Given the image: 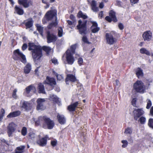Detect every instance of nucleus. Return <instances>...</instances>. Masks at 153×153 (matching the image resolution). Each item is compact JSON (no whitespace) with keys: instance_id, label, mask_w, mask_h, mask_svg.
Wrapping results in <instances>:
<instances>
[{"instance_id":"obj_1","label":"nucleus","mask_w":153,"mask_h":153,"mask_svg":"<svg viewBox=\"0 0 153 153\" xmlns=\"http://www.w3.org/2000/svg\"><path fill=\"white\" fill-rule=\"evenodd\" d=\"M28 46V50L31 51L32 58L34 62L36 63L40 61L42 56V48L33 43H29Z\"/></svg>"},{"instance_id":"obj_2","label":"nucleus","mask_w":153,"mask_h":153,"mask_svg":"<svg viewBox=\"0 0 153 153\" xmlns=\"http://www.w3.org/2000/svg\"><path fill=\"white\" fill-rule=\"evenodd\" d=\"M77 46V44L72 45L70 48L63 55L62 58V59L64 60L65 59H66L68 64H72L74 61L73 54L75 53V50Z\"/></svg>"},{"instance_id":"obj_3","label":"nucleus","mask_w":153,"mask_h":153,"mask_svg":"<svg viewBox=\"0 0 153 153\" xmlns=\"http://www.w3.org/2000/svg\"><path fill=\"white\" fill-rule=\"evenodd\" d=\"M39 120L43 121V127L45 129H52L54 125V122L46 116L39 117Z\"/></svg>"},{"instance_id":"obj_4","label":"nucleus","mask_w":153,"mask_h":153,"mask_svg":"<svg viewBox=\"0 0 153 153\" xmlns=\"http://www.w3.org/2000/svg\"><path fill=\"white\" fill-rule=\"evenodd\" d=\"M87 21H85L82 22V21L79 20L78 21V24L77 26V28L79 30V33L82 34H86V24Z\"/></svg>"},{"instance_id":"obj_5","label":"nucleus","mask_w":153,"mask_h":153,"mask_svg":"<svg viewBox=\"0 0 153 153\" xmlns=\"http://www.w3.org/2000/svg\"><path fill=\"white\" fill-rule=\"evenodd\" d=\"M134 88L137 92L143 93L145 88L143 83L140 81H137L134 85Z\"/></svg>"},{"instance_id":"obj_6","label":"nucleus","mask_w":153,"mask_h":153,"mask_svg":"<svg viewBox=\"0 0 153 153\" xmlns=\"http://www.w3.org/2000/svg\"><path fill=\"white\" fill-rule=\"evenodd\" d=\"M56 15V11L55 10H51L47 12L45 14V16L48 20L53 19L55 20V21H56L57 20Z\"/></svg>"},{"instance_id":"obj_7","label":"nucleus","mask_w":153,"mask_h":153,"mask_svg":"<svg viewBox=\"0 0 153 153\" xmlns=\"http://www.w3.org/2000/svg\"><path fill=\"white\" fill-rule=\"evenodd\" d=\"M13 53L14 55L17 58L21 59V61L23 63L26 62L25 56L21 52L19 49H16L14 51Z\"/></svg>"},{"instance_id":"obj_8","label":"nucleus","mask_w":153,"mask_h":153,"mask_svg":"<svg viewBox=\"0 0 153 153\" xmlns=\"http://www.w3.org/2000/svg\"><path fill=\"white\" fill-rule=\"evenodd\" d=\"M105 38L106 42L108 44L113 45L116 42V39L114 38L110 33H106L105 35Z\"/></svg>"},{"instance_id":"obj_9","label":"nucleus","mask_w":153,"mask_h":153,"mask_svg":"<svg viewBox=\"0 0 153 153\" xmlns=\"http://www.w3.org/2000/svg\"><path fill=\"white\" fill-rule=\"evenodd\" d=\"M144 112L143 108L135 109L133 111L134 118L137 120L141 115L144 114Z\"/></svg>"},{"instance_id":"obj_10","label":"nucleus","mask_w":153,"mask_h":153,"mask_svg":"<svg viewBox=\"0 0 153 153\" xmlns=\"http://www.w3.org/2000/svg\"><path fill=\"white\" fill-rule=\"evenodd\" d=\"M36 101L37 102L36 109L37 110H43L45 109V107L44 105L45 101L44 99H38Z\"/></svg>"},{"instance_id":"obj_11","label":"nucleus","mask_w":153,"mask_h":153,"mask_svg":"<svg viewBox=\"0 0 153 153\" xmlns=\"http://www.w3.org/2000/svg\"><path fill=\"white\" fill-rule=\"evenodd\" d=\"M18 3L25 8H27L32 5V1L31 0H18Z\"/></svg>"},{"instance_id":"obj_12","label":"nucleus","mask_w":153,"mask_h":153,"mask_svg":"<svg viewBox=\"0 0 153 153\" xmlns=\"http://www.w3.org/2000/svg\"><path fill=\"white\" fill-rule=\"evenodd\" d=\"M142 37L144 41H149L152 38V33L150 31H145L142 35Z\"/></svg>"},{"instance_id":"obj_13","label":"nucleus","mask_w":153,"mask_h":153,"mask_svg":"<svg viewBox=\"0 0 153 153\" xmlns=\"http://www.w3.org/2000/svg\"><path fill=\"white\" fill-rule=\"evenodd\" d=\"M109 16H107L105 18L106 20L108 22H110L111 21H113L115 22L117 21V19L116 17L115 13L111 10L110 11L109 13Z\"/></svg>"},{"instance_id":"obj_14","label":"nucleus","mask_w":153,"mask_h":153,"mask_svg":"<svg viewBox=\"0 0 153 153\" xmlns=\"http://www.w3.org/2000/svg\"><path fill=\"white\" fill-rule=\"evenodd\" d=\"M88 1L90 3L91 9L93 11L97 12L99 11V8L97 7V4L94 0H88Z\"/></svg>"},{"instance_id":"obj_15","label":"nucleus","mask_w":153,"mask_h":153,"mask_svg":"<svg viewBox=\"0 0 153 153\" xmlns=\"http://www.w3.org/2000/svg\"><path fill=\"white\" fill-rule=\"evenodd\" d=\"M47 136L43 137L37 140L36 141V143L40 146H45L47 144Z\"/></svg>"},{"instance_id":"obj_16","label":"nucleus","mask_w":153,"mask_h":153,"mask_svg":"<svg viewBox=\"0 0 153 153\" xmlns=\"http://www.w3.org/2000/svg\"><path fill=\"white\" fill-rule=\"evenodd\" d=\"M47 39L48 42L50 43L55 41L56 40V37L54 35L51 34L50 32H48Z\"/></svg>"},{"instance_id":"obj_17","label":"nucleus","mask_w":153,"mask_h":153,"mask_svg":"<svg viewBox=\"0 0 153 153\" xmlns=\"http://www.w3.org/2000/svg\"><path fill=\"white\" fill-rule=\"evenodd\" d=\"M50 99L54 103H57L59 105H61L59 100L56 96L53 94H51L50 96Z\"/></svg>"},{"instance_id":"obj_18","label":"nucleus","mask_w":153,"mask_h":153,"mask_svg":"<svg viewBox=\"0 0 153 153\" xmlns=\"http://www.w3.org/2000/svg\"><path fill=\"white\" fill-rule=\"evenodd\" d=\"M45 82L46 84L50 85H55L56 84V82L54 78H50L48 77H47Z\"/></svg>"},{"instance_id":"obj_19","label":"nucleus","mask_w":153,"mask_h":153,"mask_svg":"<svg viewBox=\"0 0 153 153\" xmlns=\"http://www.w3.org/2000/svg\"><path fill=\"white\" fill-rule=\"evenodd\" d=\"M37 137V135L34 132L31 131L28 133L27 138L30 140H34Z\"/></svg>"},{"instance_id":"obj_20","label":"nucleus","mask_w":153,"mask_h":153,"mask_svg":"<svg viewBox=\"0 0 153 153\" xmlns=\"http://www.w3.org/2000/svg\"><path fill=\"white\" fill-rule=\"evenodd\" d=\"M92 25L91 27L92 32L93 33H96L100 30V28L97 27V23L95 22H92Z\"/></svg>"},{"instance_id":"obj_21","label":"nucleus","mask_w":153,"mask_h":153,"mask_svg":"<svg viewBox=\"0 0 153 153\" xmlns=\"http://www.w3.org/2000/svg\"><path fill=\"white\" fill-rule=\"evenodd\" d=\"M57 117L58 121L60 124H63L65 123V119L64 115L58 114Z\"/></svg>"},{"instance_id":"obj_22","label":"nucleus","mask_w":153,"mask_h":153,"mask_svg":"<svg viewBox=\"0 0 153 153\" xmlns=\"http://www.w3.org/2000/svg\"><path fill=\"white\" fill-rule=\"evenodd\" d=\"M12 126V124H9L8 127L7 133L9 137L12 136V134L15 130L14 128Z\"/></svg>"},{"instance_id":"obj_23","label":"nucleus","mask_w":153,"mask_h":153,"mask_svg":"<svg viewBox=\"0 0 153 153\" xmlns=\"http://www.w3.org/2000/svg\"><path fill=\"white\" fill-rule=\"evenodd\" d=\"M31 65L30 63H27L24 68V71L25 74H29L31 69Z\"/></svg>"},{"instance_id":"obj_24","label":"nucleus","mask_w":153,"mask_h":153,"mask_svg":"<svg viewBox=\"0 0 153 153\" xmlns=\"http://www.w3.org/2000/svg\"><path fill=\"white\" fill-rule=\"evenodd\" d=\"M25 91L26 93L27 94L30 93V91H32L34 93L36 92V88L32 85H31L26 87L25 89Z\"/></svg>"},{"instance_id":"obj_25","label":"nucleus","mask_w":153,"mask_h":153,"mask_svg":"<svg viewBox=\"0 0 153 153\" xmlns=\"http://www.w3.org/2000/svg\"><path fill=\"white\" fill-rule=\"evenodd\" d=\"M76 80L75 76L71 74H68L66 79V82L67 84H68L69 81L71 82H74Z\"/></svg>"},{"instance_id":"obj_26","label":"nucleus","mask_w":153,"mask_h":153,"mask_svg":"<svg viewBox=\"0 0 153 153\" xmlns=\"http://www.w3.org/2000/svg\"><path fill=\"white\" fill-rule=\"evenodd\" d=\"M20 114L19 111H17L10 113L7 116L8 118L14 117L19 116Z\"/></svg>"},{"instance_id":"obj_27","label":"nucleus","mask_w":153,"mask_h":153,"mask_svg":"<svg viewBox=\"0 0 153 153\" xmlns=\"http://www.w3.org/2000/svg\"><path fill=\"white\" fill-rule=\"evenodd\" d=\"M79 104L78 102H77L75 103L69 105L68 108V110L70 111H73L75 110L76 108Z\"/></svg>"},{"instance_id":"obj_28","label":"nucleus","mask_w":153,"mask_h":153,"mask_svg":"<svg viewBox=\"0 0 153 153\" xmlns=\"http://www.w3.org/2000/svg\"><path fill=\"white\" fill-rule=\"evenodd\" d=\"M38 89L39 93L43 94H45V91L44 86L41 83H39L38 85Z\"/></svg>"},{"instance_id":"obj_29","label":"nucleus","mask_w":153,"mask_h":153,"mask_svg":"<svg viewBox=\"0 0 153 153\" xmlns=\"http://www.w3.org/2000/svg\"><path fill=\"white\" fill-rule=\"evenodd\" d=\"M36 26L37 30L40 33L41 35L42 36H43V27L39 24H36Z\"/></svg>"},{"instance_id":"obj_30","label":"nucleus","mask_w":153,"mask_h":153,"mask_svg":"<svg viewBox=\"0 0 153 153\" xmlns=\"http://www.w3.org/2000/svg\"><path fill=\"white\" fill-rule=\"evenodd\" d=\"M15 10L18 14L19 15H22L24 14V12L22 9L20 8L17 6L15 7Z\"/></svg>"},{"instance_id":"obj_31","label":"nucleus","mask_w":153,"mask_h":153,"mask_svg":"<svg viewBox=\"0 0 153 153\" xmlns=\"http://www.w3.org/2000/svg\"><path fill=\"white\" fill-rule=\"evenodd\" d=\"M25 26L27 28H30L33 25V21L31 19H28L25 22Z\"/></svg>"},{"instance_id":"obj_32","label":"nucleus","mask_w":153,"mask_h":153,"mask_svg":"<svg viewBox=\"0 0 153 153\" xmlns=\"http://www.w3.org/2000/svg\"><path fill=\"white\" fill-rule=\"evenodd\" d=\"M136 74L138 78L140 76H142L143 75L142 70L140 68H137L136 71Z\"/></svg>"},{"instance_id":"obj_33","label":"nucleus","mask_w":153,"mask_h":153,"mask_svg":"<svg viewBox=\"0 0 153 153\" xmlns=\"http://www.w3.org/2000/svg\"><path fill=\"white\" fill-rule=\"evenodd\" d=\"M25 148L24 146H21L17 148L16 150V153H22Z\"/></svg>"},{"instance_id":"obj_34","label":"nucleus","mask_w":153,"mask_h":153,"mask_svg":"<svg viewBox=\"0 0 153 153\" xmlns=\"http://www.w3.org/2000/svg\"><path fill=\"white\" fill-rule=\"evenodd\" d=\"M140 52L142 54H145L147 55H150V52L146 48H141L140 49Z\"/></svg>"},{"instance_id":"obj_35","label":"nucleus","mask_w":153,"mask_h":153,"mask_svg":"<svg viewBox=\"0 0 153 153\" xmlns=\"http://www.w3.org/2000/svg\"><path fill=\"white\" fill-rule=\"evenodd\" d=\"M57 25V23L56 21L54 22L50 23L48 26V29H51L54 27H55Z\"/></svg>"},{"instance_id":"obj_36","label":"nucleus","mask_w":153,"mask_h":153,"mask_svg":"<svg viewBox=\"0 0 153 153\" xmlns=\"http://www.w3.org/2000/svg\"><path fill=\"white\" fill-rule=\"evenodd\" d=\"M27 133V128L25 127H23L21 130L22 135L23 136L26 135Z\"/></svg>"},{"instance_id":"obj_37","label":"nucleus","mask_w":153,"mask_h":153,"mask_svg":"<svg viewBox=\"0 0 153 153\" xmlns=\"http://www.w3.org/2000/svg\"><path fill=\"white\" fill-rule=\"evenodd\" d=\"M78 16L79 17L82 18L84 19L87 18V16L84 14L81 11H80L79 12Z\"/></svg>"},{"instance_id":"obj_38","label":"nucleus","mask_w":153,"mask_h":153,"mask_svg":"<svg viewBox=\"0 0 153 153\" xmlns=\"http://www.w3.org/2000/svg\"><path fill=\"white\" fill-rule=\"evenodd\" d=\"M132 133V130L131 128H127L125 130L124 133L127 134H131Z\"/></svg>"},{"instance_id":"obj_39","label":"nucleus","mask_w":153,"mask_h":153,"mask_svg":"<svg viewBox=\"0 0 153 153\" xmlns=\"http://www.w3.org/2000/svg\"><path fill=\"white\" fill-rule=\"evenodd\" d=\"M5 111L4 109L2 108L0 114V122L2 120L3 117L4 115Z\"/></svg>"},{"instance_id":"obj_40","label":"nucleus","mask_w":153,"mask_h":153,"mask_svg":"<svg viewBox=\"0 0 153 153\" xmlns=\"http://www.w3.org/2000/svg\"><path fill=\"white\" fill-rule=\"evenodd\" d=\"M45 51L47 53H48L51 50V48L50 47L48 46H43L42 47V49Z\"/></svg>"},{"instance_id":"obj_41","label":"nucleus","mask_w":153,"mask_h":153,"mask_svg":"<svg viewBox=\"0 0 153 153\" xmlns=\"http://www.w3.org/2000/svg\"><path fill=\"white\" fill-rule=\"evenodd\" d=\"M29 105V103L27 102H24L23 103L22 107L24 108L26 110L28 108V105Z\"/></svg>"},{"instance_id":"obj_42","label":"nucleus","mask_w":153,"mask_h":153,"mask_svg":"<svg viewBox=\"0 0 153 153\" xmlns=\"http://www.w3.org/2000/svg\"><path fill=\"white\" fill-rule=\"evenodd\" d=\"M148 125L150 127L153 129V119L150 118L149 119Z\"/></svg>"},{"instance_id":"obj_43","label":"nucleus","mask_w":153,"mask_h":153,"mask_svg":"<svg viewBox=\"0 0 153 153\" xmlns=\"http://www.w3.org/2000/svg\"><path fill=\"white\" fill-rule=\"evenodd\" d=\"M147 105L146 106V108L147 109H149L152 105V102L151 100L148 99L147 100Z\"/></svg>"},{"instance_id":"obj_44","label":"nucleus","mask_w":153,"mask_h":153,"mask_svg":"<svg viewBox=\"0 0 153 153\" xmlns=\"http://www.w3.org/2000/svg\"><path fill=\"white\" fill-rule=\"evenodd\" d=\"M139 121L141 124H144L146 123V119L143 117H141L140 118Z\"/></svg>"},{"instance_id":"obj_45","label":"nucleus","mask_w":153,"mask_h":153,"mask_svg":"<svg viewBox=\"0 0 153 153\" xmlns=\"http://www.w3.org/2000/svg\"><path fill=\"white\" fill-rule=\"evenodd\" d=\"M121 142L123 144L122 146L123 148H125L127 147L128 144V142L126 140H123L121 141Z\"/></svg>"},{"instance_id":"obj_46","label":"nucleus","mask_w":153,"mask_h":153,"mask_svg":"<svg viewBox=\"0 0 153 153\" xmlns=\"http://www.w3.org/2000/svg\"><path fill=\"white\" fill-rule=\"evenodd\" d=\"M63 30L61 27H59L58 29V35L59 37H61L62 36Z\"/></svg>"},{"instance_id":"obj_47","label":"nucleus","mask_w":153,"mask_h":153,"mask_svg":"<svg viewBox=\"0 0 153 153\" xmlns=\"http://www.w3.org/2000/svg\"><path fill=\"white\" fill-rule=\"evenodd\" d=\"M54 74L56 76L58 80L60 81L63 79V76L61 75H58L56 73H55Z\"/></svg>"},{"instance_id":"obj_48","label":"nucleus","mask_w":153,"mask_h":153,"mask_svg":"<svg viewBox=\"0 0 153 153\" xmlns=\"http://www.w3.org/2000/svg\"><path fill=\"white\" fill-rule=\"evenodd\" d=\"M17 89H15L13 91V93L12 97L15 99H16L17 97L16 95V93L17 92Z\"/></svg>"},{"instance_id":"obj_49","label":"nucleus","mask_w":153,"mask_h":153,"mask_svg":"<svg viewBox=\"0 0 153 153\" xmlns=\"http://www.w3.org/2000/svg\"><path fill=\"white\" fill-rule=\"evenodd\" d=\"M82 40L85 43L88 44H90L91 43L88 41L87 37L85 36H83L82 37Z\"/></svg>"},{"instance_id":"obj_50","label":"nucleus","mask_w":153,"mask_h":153,"mask_svg":"<svg viewBox=\"0 0 153 153\" xmlns=\"http://www.w3.org/2000/svg\"><path fill=\"white\" fill-rule=\"evenodd\" d=\"M83 62V59L81 58H79L78 59V62L79 65H81Z\"/></svg>"},{"instance_id":"obj_51","label":"nucleus","mask_w":153,"mask_h":153,"mask_svg":"<svg viewBox=\"0 0 153 153\" xmlns=\"http://www.w3.org/2000/svg\"><path fill=\"white\" fill-rule=\"evenodd\" d=\"M51 60L52 62L55 64L56 65L58 64L57 60L55 58H53Z\"/></svg>"},{"instance_id":"obj_52","label":"nucleus","mask_w":153,"mask_h":153,"mask_svg":"<svg viewBox=\"0 0 153 153\" xmlns=\"http://www.w3.org/2000/svg\"><path fill=\"white\" fill-rule=\"evenodd\" d=\"M136 100L135 98L133 99L131 101L132 104L134 106H135L136 105Z\"/></svg>"},{"instance_id":"obj_53","label":"nucleus","mask_w":153,"mask_h":153,"mask_svg":"<svg viewBox=\"0 0 153 153\" xmlns=\"http://www.w3.org/2000/svg\"><path fill=\"white\" fill-rule=\"evenodd\" d=\"M40 68V67L37 68L35 70V74L37 75H38L39 74V69Z\"/></svg>"},{"instance_id":"obj_54","label":"nucleus","mask_w":153,"mask_h":153,"mask_svg":"<svg viewBox=\"0 0 153 153\" xmlns=\"http://www.w3.org/2000/svg\"><path fill=\"white\" fill-rule=\"evenodd\" d=\"M118 27L120 29V30H122L124 28L123 25L121 23L119 24Z\"/></svg>"},{"instance_id":"obj_55","label":"nucleus","mask_w":153,"mask_h":153,"mask_svg":"<svg viewBox=\"0 0 153 153\" xmlns=\"http://www.w3.org/2000/svg\"><path fill=\"white\" fill-rule=\"evenodd\" d=\"M27 45L26 44H24L22 47V49L23 51L25 50L27 48Z\"/></svg>"},{"instance_id":"obj_56","label":"nucleus","mask_w":153,"mask_h":153,"mask_svg":"<svg viewBox=\"0 0 153 153\" xmlns=\"http://www.w3.org/2000/svg\"><path fill=\"white\" fill-rule=\"evenodd\" d=\"M51 143L52 146H54L56 145L57 142L56 140H53L51 141Z\"/></svg>"},{"instance_id":"obj_57","label":"nucleus","mask_w":153,"mask_h":153,"mask_svg":"<svg viewBox=\"0 0 153 153\" xmlns=\"http://www.w3.org/2000/svg\"><path fill=\"white\" fill-rule=\"evenodd\" d=\"M114 85L115 86H119L120 83L119 81L117 80H116L114 82Z\"/></svg>"},{"instance_id":"obj_58","label":"nucleus","mask_w":153,"mask_h":153,"mask_svg":"<svg viewBox=\"0 0 153 153\" xmlns=\"http://www.w3.org/2000/svg\"><path fill=\"white\" fill-rule=\"evenodd\" d=\"M139 0H130L132 4H135L137 3Z\"/></svg>"},{"instance_id":"obj_59","label":"nucleus","mask_w":153,"mask_h":153,"mask_svg":"<svg viewBox=\"0 0 153 153\" xmlns=\"http://www.w3.org/2000/svg\"><path fill=\"white\" fill-rule=\"evenodd\" d=\"M47 21L48 20L45 17L42 19V22L43 24H45L46 23Z\"/></svg>"},{"instance_id":"obj_60","label":"nucleus","mask_w":153,"mask_h":153,"mask_svg":"<svg viewBox=\"0 0 153 153\" xmlns=\"http://www.w3.org/2000/svg\"><path fill=\"white\" fill-rule=\"evenodd\" d=\"M104 6V4L103 2H101L100 4L99 7L100 8H102Z\"/></svg>"},{"instance_id":"obj_61","label":"nucleus","mask_w":153,"mask_h":153,"mask_svg":"<svg viewBox=\"0 0 153 153\" xmlns=\"http://www.w3.org/2000/svg\"><path fill=\"white\" fill-rule=\"evenodd\" d=\"M103 16V12L101 11L99 14V17L101 19Z\"/></svg>"},{"instance_id":"obj_62","label":"nucleus","mask_w":153,"mask_h":153,"mask_svg":"<svg viewBox=\"0 0 153 153\" xmlns=\"http://www.w3.org/2000/svg\"><path fill=\"white\" fill-rule=\"evenodd\" d=\"M116 4L118 6H120L121 5V2L120 1H116Z\"/></svg>"},{"instance_id":"obj_63","label":"nucleus","mask_w":153,"mask_h":153,"mask_svg":"<svg viewBox=\"0 0 153 153\" xmlns=\"http://www.w3.org/2000/svg\"><path fill=\"white\" fill-rule=\"evenodd\" d=\"M150 113L153 116V106L150 109Z\"/></svg>"},{"instance_id":"obj_64","label":"nucleus","mask_w":153,"mask_h":153,"mask_svg":"<svg viewBox=\"0 0 153 153\" xmlns=\"http://www.w3.org/2000/svg\"><path fill=\"white\" fill-rule=\"evenodd\" d=\"M67 22L68 24L69 25H71L72 24V22L71 21L69 20H68Z\"/></svg>"}]
</instances>
